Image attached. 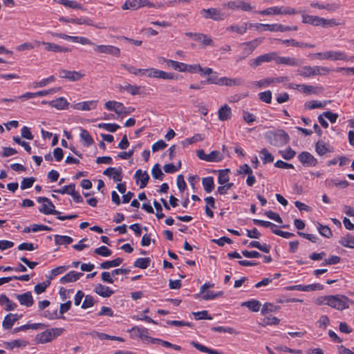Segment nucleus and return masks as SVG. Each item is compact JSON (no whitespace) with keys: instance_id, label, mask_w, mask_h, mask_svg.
Wrapping results in <instances>:
<instances>
[{"instance_id":"nucleus-56","label":"nucleus","mask_w":354,"mask_h":354,"mask_svg":"<svg viewBox=\"0 0 354 354\" xmlns=\"http://www.w3.org/2000/svg\"><path fill=\"white\" fill-rule=\"evenodd\" d=\"M133 330L136 331L140 338L149 340V331L146 328L137 326L133 328Z\"/></svg>"},{"instance_id":"nucleus-6","label":"nucleus","mask_w":354,"mask_h":354,"mask_svg":"<svg viewBox=\"0 0 354 354\" xmlns=\"http://www.w3.org/2000/svg\"><path fill=\"white\" fill-rule=\"evenodd\" d=\"M104 107L108 111H114L117 115L124 116L129 113V111L122 102L109 100L105 102Z\"/></svg>"},{"instance_id":"nucleus-19","label":"nucleus","mask_w":354,"mask_h":354,"mask_svg":"<svg viewBox=\"0 0 354 354\" xmlns=\"http://www.w3.org/2000/svg\"><path fill=\"white\" fill-rule=\"evenodd\" d=\"M103 174L112 178L115 182H120L122 179L121 168L109 167L104 171Z\"/></svg>"},{"instance_id":"nucleus-63","label":"nucleus","mask_w":354,"mask_h":354,"mask_svg":"<svg viewBox=\"0 0 354 354\" xmlns=\"http://www.w3.org/2000/svg\"><path fill=\"white\" fill-rule=\"evenodd\" d=\"M281 156L286 160H290L295 156V151L290 148L280 151Z\"/></svg>"},{"instance_id":"nucleus-38","label":"nucleus","mask_w":354,"mask_h":354,"mask_svg":"<svg viewBox=\"0 0 354 354\" xmlns=\"http://www.w3.org/2000/svg\"><path fill=\"white\" fill-rule=\"evenodd\" d=\"M55 2L58 3L64 6L65 7L71 8L74 9H81V4L78 3L75 1H70V0H53Z\"/></svg>"},{"instance_id":"nucleus-29","label":"nucleus","mask_w":354,"mask_h":354,"mask_svg":"<svg viewBox=\"0 0 354 354\" xmlns=\"http://www.w3.org/2000/svg\"><path fill=\"white\" fill-rule=\"evenodd\" d=\"M339 243L344 247L354 249V236L347 233L340 238Z\"/></svg>"},{"instance_id":"nucleus-61","label":"nucleus","mask_w":354,"mask_h":354,"mask_svg":"<svg viewBox=\"0 0 354 354\" xmlns=\"http://www.w3.org/2000/svg\"><path fill=\"white\" fill-rule=\"evenodd\" d=\"M159 69L155 68H145V76L158 79Z\"/></svg>"},{"instance_id":"nucleus-51","label":"nucleus","mask_w":354,"mask_h":354,"mask_svg":"<svg viewBox=\"0 0 354 354\" xmlns=\"http://www.w3.org/2000/svg\"><path fill=\"white\" fill-rule=\"evenodd\" d=\"M273 84V80L271 77L265 78L259 81H255L252 84L258 88H265Z\"/></svg>"},{"instance_id":"nucleus-41","label":"nucleus","mask_w":354,"mask_h":354,"mask_svg":"<svg viewBox=\"0 0 354 354\" xmlns=\"http://www.w3.org/2000/svg\"><path fill=\"white\" fill-rule=\"evenodd\" d=\"M279 309V306L270 303H266L261 308V314L266 315L270 313H275Z\"/></svg>"},{"instance_id":"nucleus-30","label":"nucleus","mask_w":354,"mask_h":354,"mask_svg":"<svg viewBox=\"0 0 354 354\" xmlns=\"http://www.w3.org/2000/svg\"><path fill=\"white\" fill-rule=\"evenodd\" d=\"M0 306H5L6 311L13 310L16 308L17 304L9 299L6 295H0Z\"/></svg>"},{"instance_id":"nucleus-46","label":"nucleus","mask_w":354,"mask_h":354,"mask_svg":"<svg viewBox=\"0 0 354 354\" xmlns=\"http://www.w3.org/2000/svg\"><path fill=\"white\" fill-rule=\"evenodd\" d=\"M242 117L243 120L248 124H252L253 122L257 121V117L253 113L246 111L243 110L242 111Z\"/></svg>"},{"instance_id":"nucleus-8","label":"nucleus","mask_w":354,"mask_h":354,"mask_svg":"<svg viewBox=\"0 0 354 354\" xmlns=\"http://www.w3.org/2000/svg\"><path fill=\"white\" fill-rule=\"evenodd\" d=\"M302 22L304 24H311L313 26H322L325 27L330 24V21L317 16L303 15Z\"/></svg>"},{"instance_id":"nucleus-13","label":"nucleus","mask_w":354,"mask_h":354,"mask_svg":"<svg viewBox=\"0 0 354 354\" xmlns=\"http://www.w3.org/2000/svg\"><path fill=\"white\" fill-rule=\"evenodd\" d=\"M35 44L37 46L44 45L45 46V50L47 51H52L55 53H65L70 51L68 48L61 46L54 43L35 41Z\"/></svg>"},{"instance_id":"nucleus-47","label":"nucleus","mask_w":354,"mask_h":354,"mask_svg":"<svg viewBox=\"0 0 354 354\" xmlns=\"http://www.w3.org/2000/svg\"><path fill=\"white\" fill-rule=\"evenodd\" d=\"M150 263L149 258H138L134 262V266L141 269L147 268Z\"/></svg>"},{"instance_id":"nucleus-10","label":"nucleus","mask_w":354,"mask_h":354,"mask_svg":"<svg viewBox=\"0 0 354 354\" xmlns=\"http://www.w3.org/2000/svg\"><path fill=\"white\" fill-rule=\"evenodd\" d=\"M351 300L344 295H337L333 296V308L343 310L349 307Z\"/></svg>"},{"instance_id":"nucleus-4","label":"nucleus","mask_w":354,"mask_h":354,"mask_svg":"<svg viewBox=\"0 0 354 354\" xmlns=\"http://www.w3.org/2000/svg\"><path fill=\"white\" fill-rule=\"evenodd\" d=\"M37 202L40 203L41 207L39 208V211L41 213L44 214H53L58 215L59 214V212L55 209V205L53 203L46 197H39L37 198Z\"/></svg>"},{"instance_id":"nucleus-49","label":"nucleus","mask_w":354,"mask_h":354,"mask_svg":"<svg viewBox=\"0 0 354 354\" xmlns=\"http://www.w3.org/2000/svg\"><path fill=\"white\" fill-rule=\"evenodd\" d=\"M324 116L330 122H332V113L330 111L325 112L322 115H320L318 118L320 124L324 128H327L328 127V124L324 118Z\"/></svg>"},{"instance_id":"nucleus-7","label":"nucleus","mask_w":354,"mask_h":354,"mask_svg":"<svg viewBox=\"0 0 354 354\" xmlns=\"http://www.w3.org/2000/svg\"><path fill=\"white\" fill-rule=\"evenodd\" d=\"M201 13L205 19H210L214 21H222L226 17L224 12L215 8L202 9Z\"/></svg>"},{"instance_id":"nucleus-12","label":"nucleus","mask_w":354,"mask_h":354,"mask_svg":"<svg viewBox=\"0 0 354 354\" xmlns=\"http://www.w3.org/2000/svg\"><path fill=\"white\" fill-rule=\"evenodd\" d=\"M97 100H88L74 103L71 105L72 109L77 111H91L95 109L97 105Z\"/></svg>"},{"instance_id":"nucleus-15","label":"nucleus","mask_w":354,"mask_h":354,"mask_svg":"<svg viewBox=\"0 0 354 354\" xmlns=\"http://www.w3.org/2000/svg\"><path fill=\"white\" fill-rule=\"evenodd\" d=\"M94 50L98 53L113 55L116 57H119L120 54V48L111 45H97Z\"/></svg>"},{"instance_id":"nucleus-37","label":"nucleus","mask_w":354,"mask_h":354,"mask_svg":"<svg viewBox=\"0 0 354 354\" xmlns=\"http://www.w3.org/2000/svg\"><path fill=\"white\" fill-rule=\"evenodd\" d=\"M73 241V239L68 236L55 235V243L57 245H68Z\"/></svg>"},{"instance_id":"nucleus-21","label":"nucleus","mask_w":354,"mask_h":354,"mask_svg":"<svg viewBox=\"0 0 354 354\" xmlns=\"http://www.w3.org/2000/svg\"><path fill=\"white\" fill-rule=\"evenodd\" d=\"M249 28V24L243 22L241 24H233L226 28L227 32H236L239 35L245 34Z\"/></svg>"},{"instance_id":"nucleus-11","label":"nucleus","mask_w":354,"mask_h":354,"mask_svg":"<svg viewBox=\"0 0 354 354\" xmlns=\"http://www.w3.org/2000/svg\"><path fill=\"white\" fill-rule=\"evenodd\" d=\"M59 76L62 79H67L72 82H76L82 79L84 76V74L80 71L62 69L59 71Z\"/></svg>"},{"instance_id":"nucleus-14","label":"nucleus","mask_w":354,"mask_h":354,"mask_svg":"<svg viewBox=\"0 0 354 354\" xmlns=\"http://www.w3.org/2000/svg\"><path fill=\"white\" fill-rule=\"evenodd\" d=\"M299 160L305 167H314L317 165V159L309 152L303 151L298 156Z\"/></svg>"},{"instance_id":"nucleus-44","label":"nucleus","mask_w":354,"mask_h":354,"mask_svg":"<svg viewBox=\"0 0 354 354\" xmlns=\"http://www.w3.org/2000/svg\"><path fill=\"white\" fill-rule=\"evenodd\" d=\"M186 65L187 64L185 63L172 60L171 62H170L169 68H171L174 70L177 71L178 72L185 73Z\"/></svg>"},{"instance_id":"nucleus-33","label":"nucleus","mask_w":354,"mask_h":354,"mask_svg":"<svg viewBox=\"0 0 354 354\" xmlns=\"http://www.w3.org/2000/svg\"><path fill=\"white\" fill-rule=\"evenodd\" d=\"M299 12L293 8L288 6H277V15H292Z\"/></svg>"},{"instance_id":"nucleus-32","label":"nucleus","mask_w":354,"mask_h":354,"mask_svg":"<svg viewBox=\"0 0 354 354\" xmlns=\"http://www.w3.org/2000/svg\"><path fill=\"white\" fill-rule=\"evenodd\" d=\"M80 138L86 147H89L93 143V139L89 132L82 128H80Z\"/></svg>"},{"instance_id":"nucleus-48","label":"nucleus","mask_w":354,"mask_h":354,"mask_svg":"<svg viewBox=\"0 0 354 354\" xmlns=\"http://www.w3.org/2000/svg\"><path fill=\"white\" fill-rule=\"evenodd\" d=\"M122 8L123 10H136L139 9V4L138 0H127L123 4Z\"/></svg>"},{"instance_id":"nucleus-27","label":"nucleus","mask_w":354,"mask_h":354,"mask_svg":"<svg viewBox=\"0 0 354 354\" xmlns=\"http://www.w3.org/2000/svg\"><path fill=\"white\" fill-rule=\"evenodd\" d=\"M118 88L120 92L127 91L132 95L140 94V86L137 85L126 84L124 85H119Z\"/></svg>"},{"instance_id":"nucleus-23","label":"nucleus","mask_w":354,"mask_h":354,"mask_svg":"<svg viewBox=\"0 0 354 354\" xmlns=\"http://www.w3.org/2000/svg\"><path fill=\"white\" fill-rule=\"evenodd\" d=\"M94 291L96 294L102 297H109L113 294V290H112L109 287L101 283H97L95 286Z\"/></svg>"},{"instance_id":"nucleus-1","label":"nucleus","mask_w":354,"mask_h":354,"mask_svg":"<svg viewBox=\"0 0 354 354\" xmlns=\"http://www.w3.org/2000/svg\"><path fill=\"white\" fill-rule=\"evenodd\" d=\"M267 141L275 147H282L289 141V136L283 130L269 131L266 133Z\"/></svg>"},{"instance_id":"nucleus-25","label":"nucleus","mask_w":354,"mask_h":354,"mask_svg":"<svg viewBox=\"0 0 354 354\" xmlns=\"http://www.w3.org/2000/svg\"><path fill=\"white\" fill-rule=\"evenodd\" d=\"M218 117L221 121H226L230 119L232 117L231 108L227 104L221 106L218 111Z\"/></svg>"},{"instance_id":"nucleus-5","label":"nucleus","mask_w":354,"mask_h":354,"mask_svg":"<svg viewBox=\"0 0 354 354\" xmlns=\"http://www.w3.org/2000/svg\"><path fill=\"white\" fill-rule=\"evenodd\" d=\"M328 71L324 67L306 66L299 69L298 73L304 77H309L317 75H323Z\"/></svg>"},{"instance_id":"nucleus-36","label":"nucleus","mask_w":354,"mask_h":354,"mask_svg":"<svg viewBox=\"0 0 354 354\" xmlns=\"http://www.w3.org/2000/svg\"><path fill=\"white\" fill-rule=\"evenodd\" d=\"M260 157L263 164L272 162L274 161V156L266 148L261 150Z\"/></svg>"},{"instance_id":"nucleus-17","label":"nucleus","mask_w":354,"mask_h":354,"mask_svg":"<svg viewBox=\"0 0 354 354\" xmlns=\"http://www.w3.org/2000/svg\"><path fill=\"white\" fill-rule=\"evenodd\" d=\"M261 39H256L252 41L241 44V47H242L244 53L243 57H245L251 54L253 50L261 43Z\"/></svg>"},{"instance_id":"nucleus-52","label":"nucleus","mask_w":354,"mask_h":354,"mask_svg":"<svg viewBox=\"0 0 354 354\" xmlns=\"http://www.w3.org/2000/svg\"><path fill=\"white\" fill-rule=\"evenodd\" d=\"M122 67L128 71L129 73L135 75H145V68H137L133 66L130 65H122Z\"/></svg>"},{"instance_id":"nucleus-9","label":"nucleus","mask_w":354,"mask_h":354,"mask_svg":"<svg viewBox=\"0 0 354 354\" xmlns=\"http://www.w3.org/2000/svg\"><path fill=\"white\" fill-rule=\"evenodd\" d=\"M223 6L233 10H241L243 11H250L252 10V7L249 3L242 0L229 1L225 3Z\"/></svg>"},{"instance_id":"nucleus-24","label":"nucleus","mask_w":354,"mask_h":354,"mask_svg":"<svg viewBox=\"0 0 354 354\" xmlns=\"http://www.w3.org/2000/svg\"><path fill=\"white\" fill-rule=\"evenodd\" d=\"M17 299L19 301L20 304L26 307H30L33 304V299L31 292H26L24 294L17 295Z\"/></svg>"},{"instance_id":"nucleus-57","label":"nucleus","mask_w":354,"mask_h":354,"mask_svg":"<svg viewBox=\"0 0 354 354\" xmlns=\"http://www.w3.org/2000/svg\"><path fill=\"white\" fill-rule=\"evenodd\" d=\"M330 324L329 318L326 315L320 317L319 320L317 322V326L322 330H325Z\"/></svg>"},{"instance_id":"nucleus-26","label":"nucleus","mask_w":354,"mask_h":354,"mask_svg":"<svg viewBox=\"0 0 354 354\" xmlns=\"http://www.w3.org/2000/svg\"><path fill=\"white\" fill-rule=\"evenodd\" d=\"M219 86H235L242 84L241 78H230L223 77L220 78Z\"/></svg>"},{"instance_id":"nucleus-43","label":"nucleus","mask_w":354,"mask_h":354,"mask_svg":"<svg viewBox=\"0 0 354 354\" xmlns=\"http://www.w3.org/2000/svg\"><path fill=\"white\" fill-rule=\"evenodd\" d=\"M229 169H222L218 171V182L220 185H224L229 181Z\"/></svg>"},{"instance_id":"nucleus-54","label":"nucleus","mask_w":354,"mask_h":354,"mask_svg":"<svg viewBox=\"0 0 354 354\" xmlns=\"http://www.w3.org/2000/svg\"><path fill=\"white\" fill-rule=\"evenodd\" d=\"M94 252L100 256L104 257H109L112 254L111 250L104 245L95 248Z\"/></svg>"},{"instance_id":"nucleus-31","label":"nucleus","mask_w":354,"mask_h":354,"mask_svg":"<svg viewBox=\"0 0 354 354\" xmlns=\"http://www.w3.org/2000/svg\"><path fill=\"white\" fill-rule=\"evenodd\" d=\"M241 306L248 308L252 312H258L260 310L261 304L258 300L250 299L243 302Z\"/></svg>"},{"instance_id":"nucleus-40","label":"nucleus","mask_w":354,"mask_h":354,"mask_svg":"<svg viewBox=\"0 0 354 354\" xmlns=\"http://www.w3.org/2000/svg\"><path fill=\"white\" fill-rule=\"evenodd\" d=\"M315 149L317 153L320 156H323L330 151L329 147L327 146L324 141H318L316 144Z\"/></svg>"},{"instance_id":"nucleus-20","label":"nucleus","mask_w":354,"mask_h":354,"mask_svg":"<svg viewBox=\"0 0 354 354\" xmlns=\"http://www.w3.org/2000/svg\"><path fill=\"white\" fill-rule=\"evenodd\" d=\"M48 105L57 110H66L68 108L69 103L65 97H59L49 101Z\"/></svg>"},{"instance_id":"nucleus-45","label":"nucleus","mask_w":354,"mask_h":354,"mask_svg":"<svg viewBox=\"0 0 354 354\" xmlns=\"http://www.w3.org/2000/svg\"><path fill=\"white\" fill-rule=\"evenodd\" d=\"M75 188V185L71 183L68 185H65L60 189H55L54 192L60 194H68L71 195L73 192V189Z\"/></svg>"},{"instance_id":"nucleus-28","label":"nucleus","mask_w":354,"mask_h":354,"mask_svg":"<svg viewBox=\"0 0 354 354\" xmlns=\"http://www.w3.org/2000/svg\"><path fill=\"white\" fill-rule=\"evenodd\" d=\"M19 319L17 314L10 313L7 315L3 321L2 326L4 329H10L15 322Z\"/></svg>"},{"instance_id":"nucleus-55","label":"nucleus","mask_w":354,"mask_h":354,"mask_svg":"<svg viewBox=\"0 0 354 354\" xmlns=\"http://www.w3.org/2000/svg\"><path fill=\"white\" fill-rule=\"evenodd\" d=\"M325 105V103H322V102L317 101V100H310L308 102H306L305 103V108L306 109H314L317 108H322Z\"/></svg>"},{"instance_id":"nucleus-2","label":"nucleus","mask_w":354,"mask_h":354,"mask_svg":"<svg viewBox=\"0 0 354 354\" xmlns=\"http://www.w3.org/2000/svg\"><path fill=\"white\" fill-rule=\"evenodd\" d=\"M64 331V329L62 328H52L46 330L36 335L35 342L38 344L50 342L57 337L60 336Z\"/></svg>"},{"instance_id":"nucleus-42","label":"nucleus","mask_w":354,"mask_h":354,"mask_svg":"<svg viewBox=\"0 0 354 354\" xmlns=\"http://www.w3.org/2000/svg\"><path fill=\"white\" fill-rule=\"evenodd\" d=\"M98 128L104 129L109 132H115L120 126L115 123H100L97 125Z\"/></svg>"},{"instance_id":"nucleus-50","label":"nucleus","mask_w":354,"mask_h":354,"mask_svg":"<svg viewBox=\"0 0 354 354\" xmlns=\"http://www.w3.org/2000/svg\"><path fill=\"white\" fill-rule=\"evenodd\" d=\"M28 342L24 339H15L8 342V348L12 349L14 348L24 347L28 345Z\"/></svg>"},{"instance_id":"nucleus-3","label":"nucleus","mask_w":354,"mask_h":354,"mask_svg":"<svg viewBox=\"0 0 354 354\" xmlns=\"http://www.w3.org/2000/svg\"><path fill=\"white\" fill-rule=\"evenodd\" d=\"M249 28H254L259 32L269 30L270 32H286L288 28H283L282 24H249Z\"/></svg>"},{"instance_id":"nucleus-39","label":"nucleus","mask_w":354,"mask_h":354,"mask_svg":"<svg viewBox=\"0 0 354 354\" xmlns=\"http://www.w3.org/2000/svg\"><path fill=\"white\" fill-rule=\"evenodd\" d=\"M297 88L299 91L306 95H312L317 93L316 88L311 85L300 84L297 85Z\"/></svg>"},{"instance_id":"nucleus-34","label":"nucleus","mask_w":354,"mask_h":354,"mask_svg":"<svg viewBox=\"0 0 354 354\" xmlns=\"http://www.w3.org/2000/svg\"><path fill=\"white\" fill-rule=\"evenodd\" d=\"M122 261L123 259L119 257L111 261H106L100 264V268L106 270L111 268L117 267L119 266L122 263Z\"/></svg>"},{"instance_id":"nucleus-64","label":"nucleus","mask_w":354,"mask_h":354,"mask_svg":"<svg viewBox=\"0 0 354 354\" xmlns=\"http://www.w3.org/2000/svg\"><path fill=\"white\" fill-rule=\"evenodd\" d=\"M95 300L93 297L91 295H86L83 304L82 305V308L84 309L92 307L94 305Z\"/></svg>"},{"instance_id":"nucleus-18","label":"nucleus","mask_w":354,"mask_h":354,"mask_svg":"<svg viewBox=\"0 0 354 354\" xmlns=\"http://www.w3.org/2000/svg\"><path fill=\"white\" fill-rule=\"evenodd\" d=\"M134 178L136 181V184L139 185L140 188H145L149 179V176L147 171H142L141 169H138L134 174Z\"/></svg>"},{"instance_id":"nucleus-53","label":"nucleus","mask_w":354,"mask_h":354,"mask_svg":"<svg viewBox=\"0 0 354 354\" xmlns=\"http://www.w3.org/2000/svg\"><path fill=\"white\" fill-rule=\"evenodd\" d=\"M223 156L218 151H212L208 154V162H220Z\"/></svg>"},{"instance_id":"nucleus-58","label":"nucleus","mask_w":354,"mask_h":354,"mask_svg":"<svg viewBox=\"0 0 354 354\" xmlns=\"http://www.w3.org/2000/svg\"><path fill=\"white\" fill-rule=\"evenodd\" d=\"M203 295V299L204 300H211V299H214L216 297H221L223 295V292L222 291H219V292H211V291H207L204 293H202Z\"/></svg>"},{"instance_id":"nucleus-22","label":"nucleus","mask_w":354,"mask_h":354,"mask_svg":"<svg viewBox=\"0 0 354 354\" xmlns=\"http://www.w3.org/2000/svg\"><path fill=\"white\" fill-rule=\"evenodd\" d=\"M82 276H83L82 272H77L75 271H71L67 273L66 275L62 277L60 279V283L65 284L67 283L75 282L77 281Z\"/></svg>"},{"instance_id":"nucleus-59","label":"nucleus","mask_w":354,"mask_h":354,"mask_svg":"<svg viewBox=\"0 0 354 354\" xmlns=\"http://www.w3.org/2000/svg\"><path fill=\"white\" fill-rule=\"evenodd\" d=\"M259 97L262 102L270 104L272 101V92L270 91L261 92L259 93Z\"/></svg>"},{"instance_id":"nucleus-62","label":"nucleus","mask_w":354,"mask_h":354,"mask_svg":"<svg viewBox=\"0 0 354 354\" xmlns=\"http://www.w3.org/2000/svg\"><path fill=\"white\" fill-rule=\"evenodd\" d=\"M259 57L261 59L262 64L265 63V62H269L271 61H275L276 60V53L272 52V53L263 54L262 55H260Z\"/></svg>"},{"instance_id":"nucleus-35","label":"nucleus","mask_w":354,"mask_h":354,"mask_svg":"<svg viewBox=\"0 0 354 354\" xmlns=\"http://www.w3.org/2000/svg\"><path fill=\"white\" fill-rule=\"evenodd\" d=\"M202 184L205 191L207 193H210L214 187V178L212 176L203 178L202 179Z\"/></svg>"},{"instance_id":"nucleus-16","label":"nucleus","mask_w":354,"mask_h":354,"mask_svg":"<svg viewBox=\"0 0 354 354\" xmlns=\"http://www.w3.org/2000/svg\"><path fill=\"white\" fill-rule=\"evenodd\" d=\"M276 64H284L289 66H297L301 64V62L294 57H280L276 53Z\"/></svg>"},{"instance_id":"nucleus-60","label":"nucleus","mask_w":354,"mask_h":354,"mask_svg":"<svg viewBox=\"0 0 354 354\" xmlns=\"http://www.w3.org/2000/svg\"><path fill=\"white\" fill-rule=\"evenodd\" d=\"M151 174L153 178L156 179L162 180L163 176V173L162 172L161 169L160 168V165L158 164H156L152 169H151Z\"/></svg>"}]
</instances>
